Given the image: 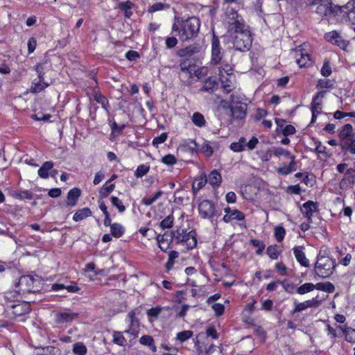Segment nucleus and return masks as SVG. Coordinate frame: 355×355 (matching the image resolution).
Masks as SVG:
<instances>
[{"label":"nucleus","mask_w":355,"mask_h":355,"mask_svg":"<svg viewBox=\"0 0 355 355\" xmlns=\"http://www.w3.org/2000/svg\"><path fill=\"white\" fill-rule=\"evenodd\" d=\"M224 52L222 51L219 38L214 33L211 40V63L218 64L223 57Z\"/></svg>","instance_id":"nucleus-9"},{"label":"nucleus","mask_w":355,"mask_h":355,"mask_svg":"<svg viewBox=\"0 0 355 355\" xmlns=\"http://www.w3.org/2000/svg\"><path fill=\"white\" fill-rule=\"evenodd\" d=\"M250 243L252 246L257 248L256 251L257 254H262L263 251L266 247L263 241L252 239L250 240Z\"/></svg>","instance_id":"nucleus-47"},{"label":"nucleus","mask_w":355,"mask_h":355,"mask_svg":"<svg viewBox=\"0 0 355 355\" xmlns=\"http://www.w3.org/2000/svg\"><path fill=\"white\" fill-rule=\"evenodd\" d=\"M93 97L94 99L98 103L101 104L102 107L107 110L109 107V102L105 96H104L99 90L98 86H94L93 88Z\"/></svg>","instance_id":"nucleus-21"},{"label":"nucleus","mask_w":355,"mask_h":355,"mask_svg":"<svg viewBox=\"0 0 355 355\" xmlns=\"http://www.w3.org/2000/svg\"><path fill=\"white\" fill-rule=\"evenodd\" d=\"M339 146L344 154L355 155V134L347 140L340 141Z\"/></svg>","instance_id":"nucleus-14"},{"label":"nucleus","mask_w":355,"mask_h":355,"mask_svg":"<svg viewBox=\"0 0 355 355\" xmlns=\"http://www.w3.org/2000/svg\"><path fill=\"white\" fill-rule=\"evenodd\" d=\"M266 253L271 259L276 260L278 259L281 251L277 245H274L268 247Z\"/></svg>","instance_id":"nucleus-43"},{"label":"nucleus","mask_w":355,"mask_h":355,"mask_svg":"<svg viewBox=\"0 0 355 355\" xmlns=\"http://www.w3.org/2000/svg\"><path fill=\"white\" fill-rule=\"evenodd\" d=\"M220 80L225 93L229 94L234 89V76H226L220 74Z\"/></svg>","instance_id":"nucleus-18"},{"label":"nucleus","mask_w":355,"mask_h":355,"mask_svg":"<svg viewBox=\"0 0 355 355\" xmlns=\"http://www.w3.org/2000/svg\"><path fill=\"white\" fill-rule=\"evenodd\" d=\"M218 83L215 78L208 77L202 82L200 91L211 94L218 89Z\"/></svg>","instance_id":"nucleus-15"},{"label":"nucleus","mask_w":355,"mask_h":355,"mask_svg":"<svg viewBox=\"0 0 355 355\" xmlns=\"http://www.w3.org/2000/svg\"><path fill=\"white\" fill-rule=\"evenodd\" d=\"M165 46L167 49H171L176 46V45L178 43V40L175 37L173 36H168L166 37L165 39Z\"/></svg>","instance_id":"nucleus-59"},{"label":"nucleus","mask_w":355,"mask_h":355,"mask_svg":"<svg viewBox=\"0 0 355 355\" xmlns=\"http://www.w3.org/2000/svg\"><path fill=\"white\" fill-rule=\"evenodd\" d=\"M345 333L344 336L345 338V340L347 342L349 343H354L355 342V329L349 327Z\"/></svg>","instance_id":"nucleus-63"},{"label":"nucleus","mask_w":355,"mask_h":355,"mask_svg":"<svg viewBox=\"0 0 355 355\" xmlns=\"http://www.w3.org/2000/svg\"><path fill=\"white\" fill-rule=\"evenodd\" d=\"M173 222H174L173 215L170 214L160 222L159 226L162 230L170 228L173 226Z\"/></svg>","instance_id":"nucleus-48"},{"label":"nucleus","mask_w":355,"mask_h":355,"mask_svg":"<svg viewBox=\"0 0 355 355\" xmlns=\"http://www.w3.org/2000/svg\"><path fill=\"white\" fill-rule=\"evenodd\" d=\"M353 128L352 125L349 123L345 124L339 132V137L340 138V141L347 140L350 138L354 134H352Z\"/></svg>","instance_id":"nucleus-30"},{"label":"nucleus","mask_w":355,"mask_h":355,"mask_svg":"<svg viewBox=\"0 0 355 355\" xmlns=\"http://www.w3.org/2000/svg\"><path fill=\"white\" fill-rule=\"evenodd\" d=\"M191 121L198 128L204 127L207 123L204 116L198 112H196L193 114L191 116Z\"/></svg>","instance_id":"nucleus-33"},{"label":"nucleus","mask_w":355,"mask_h":355,"mask_svg":"<svg viewBox=\"0 0 355 355\" xmlns=\"http://www.w3.org/2000/svg\"><path fill=\"white\" fill-rule=\"evenodd\" d=\"M336 266V262L335 259L331 258H320L315 263L314 271L320 277L324 279L334 273Z\"/></svg>","instance_id":"nucleus-5"},{"label":"nucleus","mask_w":355,"mask_h":355,"mask_svg":"<svg viewBox=\"0 0 355 355\" xmlns=\"http://www.w3.org/2000/svg\"><path fill=\"white\" fill-rule=\"evenodd\" d=\"M114 184H107V182H105L99 190V195L101 198H107L110 193L114 191Z\"/></svg>","instance_id":"nucleus-38"},{"label":"nucleus","mask_w":355,"mask_h":355,"mask_svg":"<svg viewBox=\"0 0 355 355\" xmlns=\"http://www.w3.org/2000/svg\"><path fill=\"white\" fill-rule=\"evenodd\" d=\"M139 343L143 345L148 346L153 352H155L157 349L155 345L154 339L152 336L148 335L142 336L139 338Z\"/></svg>","instance_id":"nucleus-31"},{"label":"nucleus","mask_w":355,"mask_h":355,"mask_svg":"<svg viewBox=\"0 0 355 355\" xmlns=\"http://www.w3.org/2000/svg\"><path fill=\"white\" fill-rule=\"evenodd\" d=\"M318 210V205L317 202H313L312 200H308L304 202L301 208L300 211L309 221V223H312V216L315 212Z\"/></svg>","instance_id":"nucleus-10"},{"label":"nucleus","mask_w":355,"mask_h":355,"mask_svg":"<svg viewBox=\"0 0 355 355\" xmlns=\"http://www.w3.org/2000/svg\"><path fill=\"white\" fill-rule=\"evenodd\" d=\"M110 232L112 234V236L119 238L123 236V234L125 232L124 227L118 223H112L110 227Z\"/></svg>","instance_id":"nucleus-37"},{"label":"nucleus","mask_w":355,"mask_h":355,"mask_svg":"<svg viewBox=\"0 0 355 355\" xmlns=\"http://www.w3.org/2000/svg\"><path fill=\"white\" fill-rule=\"evenodd\" d=\"M272 153L275 157H279L283 156L290 159V162L288 165L285 164L277 169V171L279 174L282 175H287L297 170L295 156L291 154L289 150L282 147H274L272 148Z\"/></svg>","instance_id":"nucleus-4"},{"label":"nucleus","mask_w":355,"mask_h":355,"mask_svg":"<svg viewBox=\"0 0 355 355\" xmlns=\"http://www.w3.org/2000/svg\"><path fill=\"white\" fill-rule=\"evenodd\" d=\"M317 88L324 89V88H333L334 84L329 79H320L318 81V84L316 85Z\"/></svg>","instance_id":"nucleus-62"},{"label":"nucleus","mask_w":355,"mask_h":355,"mask_svg":"<svg viewBox=\"0 0 355 355\" xmlns=\"http://www.w3.org/2000/svg\"><path fill=\"white\" fill-rule=\"evenodd\" d=\"M295 58L297 64L300 67H306L310 62V57L307 52L304 49H298L295 51Z\"/></svg>","instance_id":"nucleus-17"},{"label":"nucleus","mask_w":355,"mask_h":355,"mask_svg":"<svg viewBox=\"0 0 355 355\" xmlns=\"http://www.w3.org/2000/svg\"><path fill=\"white\" fill-rule=\"evenodd\" d=\"M168 138V134L166 132L162 133L159 136L156 137L153 139L152 144L157 148L159 144H163L166 141Z\"/></svg>","instance_id":"nucleus-61"},{"label":"nucleus","mask_w":355,"mask_h":355,"mask_svg":"<svg viewBox=\"0 0 355 355\" xmlns=\"http://www.w3.org/2000/svg\"><path fill=\"white\" fill-rule=\"evenodd\" d=\"M315 289L314 284L312 283H305L297 288V293L300 295H304Z\"/></svg>","instance_id":"nucleus-45"},{"label":"nucleus","mask_w":355,"mask_h":355,"mask_svg":"<svg viewBox=\"0 0 355 355\" xmlns=\"http://www.w3.org/2000/svg\"><path fill=\"white\" fill-rule=\"evenodd\" d=\"M182 146L186 150L192 154L196 153L198 150V146L195 139H185L183 141Z\"/></svg>","instance_id":"nucleus-28"},{"label":"nucleus","mask_w":355,"mask_h":355,"mask_svg":"<svg viewBox=\"0 0 355 355\" xmlns=\"http://www.w3.org/2000/svg\"><path fill=\"white\" fill-rule=\"evenodd\" d=\"M81 191L78 188H73L70 189L67 193V204L69 206L74 207L77 204V201L80 196Z\"/></svg>","instance_id":"nucleus-22"},{"label":"nucleus","mask_w":355,"mask_h":355,"mask_svg":"<svg viewBox=\"0 0 355 355\" xmlns=\"http://www.w3.org/2000/svg\"><path fill=\"white\" fill-rule=\"evenodd\" d=\"M274 234L278 242H282L286 235V230L282 226H277L275 227Z\"/></svg>","instance_id":"nucleus-52"},{"label":"nucleus","mask_w":355,"mask_h":355,"mask_svg":"<svg viewBox=\"0 0 355 355\" xmlns=\"http://www.w3.org/2000/svg\"><path fill=\"white\" fill-rule=\"evenodd\" d=\"M316 6L315 12L322 17H333L339 16L343 12V7L334 5L331 1L320 3Z\"/></svg>","instance_id":"nucleus-6"},{"label":"nucleus","mask_w":355,"mask_h":355,"mask_svg":"<svg viewBox=\"0 0 355 355\" xmlns=\"http://www.w3.org/2000/svg\"><path fill=\"white\" fill-rule=\"evenodd\" d=\"M179 256V253L177 251L172 250L168 253V259L167 262L165 263V270L166 272H169L173 267L175 263V260Z\"/></svg>","instance_id":"nucleus-35"},{"label":"nucleus","mask_w":355,"mask_h":355,"mask_svg":"<svg viewBox=\"0 0 355 355\" xmlns=\"http://www.w3.org/2000/svg\"><path fill=\"white\" fill-rule=\"evenodd\" d=\"M343 12L340 15H347L348 21L355 25V8L354 0H350L347 4L343 6Z\"/></svg>","instance_id":"nucleus-16"},{"label":"nucleus","mask_w":355,"mask_h":355,"mask_svg":"<svg viewBox=\"0 0 355 355\" xmlns=\"http://www.w3.org/2000/svg\"><path fill=\"white\" fill-rule=\"evenodd\" d=\"M50 84L45 81H40L37 79H34L32 82V85L29 91L32 94H38L45 89Z\"/></svg>","instance_id":"nucleus-23"},{"label":"nucleus","mask_w":355,"mask_h":355,"mask_svg":"<svg viewBox=\"0 0 355 355\" xmlns=\"http://www.w3.org/2000/svg\"><path fill=\"white\" fill-rule=\"evenodd\" d=\"M66 289L68 293H76L80 291V288L74 284V285H64L63 284H54L51 286V290L53 291H59Z\"/></svg>","instance_id":"nucleus-25"},{"label":"nucleus","mask_w":355,"mask_h":355,"mask_svg":"<svg viewBox=\"0 0 355 355\" xmlns=\"http://www.w3.org/2000/svg\"><path fill=\"white\" fill-rule=\"evenodd\" d=\"M226 20L229 31L235 34L233 40L234 48L239 51H246L252 46L251 32L241 15L233 8H227Z\"/></svg>","instance_id":"nucleus-1"},{"label":"nucleus","mask_w":355,"mask_h":355,"mask_svg":"<svg viewBox=\"0 0 355 355\" xmlns=\"http://www.w3.org/2000/svg\"><path fill=\"white\" fill-rule=\"evenodd\" d=\"M200 151L207 157H210L214 154V148L211 145L210 142L205 140L203 144L201 145Z\"/></svg>","instance_id":"nucleus-39"},{"label":"nucleus","mask_w":355,"mask_h":355,"mask_svg":"<svg viewBox=\"0 0 355 355\" xmlns=\"http://www.w3.org/2000/svg\"><path fill=\"white\" fill-rule=\"evenodd\" d=\"M9 307V305H8ZM12 309V314L16 317H19L27 313H29L31 311V304L28 302H18L17 304H12L10 306Z\"/></svg>","instance_id":"nucleus-11"},{"label":"nucleus","mask_w":355,"mask_h":355,"mask_svg":"<svg viewBox=\"0 0 355 355\" xmlns=\"http://www.w3.org/2000/svg\"><path fill=\"white\" fill-rule=\"evenodd\" d=\"M110 127L112 130V135L116 134L117 135H121L123 132V130L125 128L124 124L121 125H119L116 121H113L110 123Z\"/></svg>","instance_id":"nucleus-60"},{"label":"nucleus","mask_w":355,"mask_h":355,"mask_svg":"<svg viewBox=\"0 0 355 355\" xmlns=\"http://www.w3.org/2000/svg\"><path fill=\"white\" fill-rule=\"evenodd\" d=\"M165 235H166V234H158L157 236V238H156L157 241L158 245H159V248L163 252H166L167 250L169 248V243H166V246H164V244H165V241H166L164 239V236Z\"/></svg>","instance_id":"nucleus-56"},{"label":"nucleus","mask_w":355,"mask_h":355,"mask_svg":"<svg viewBox=\"0 0 355 355\" xmlns=\"http://www.w3.org/2000/svg\"><path fill=\"white\" fill-rule=\"evenodd\" d=\"M180 70L187 76L191 78L193 70L191 69L190 61L189 60H182L180 64Z\"/></svg>","instance_id":"nucleus-42"},{"label":"nucleus","mask_w":355,"mask_h":355,"mask_svg":"<svg viewBox=\"0 0 355 355\" xmlns=\"http://www.w3.org/2000/svg\"><path fill=\"white\" fill-rule=\"evenodd\" d=\"M186 231L182 228H178L176 230L172 231L171 232V239H175L178 243H180L182 241H184V236L183 235Z\"/></svg>","instance_id":"nucleus-46"},{"label":"nucleus","mask_w":355,"mask_h":355,"mask_svg":"<svg viewBox=\"0 0 355 355\" xmlns=\"http://www.w3.org/2000/svg\"><path fill=\"white\" fill-rule=\"evenodd\" d=\"M37 280L31 275H22L19 277L18 282L15 284V292L17 295L12 293H7L5 295L6 300L10 302L18 301V295H25L31 293H35L39 291L38 288L35 286Z\"/></svg>","instance_id":"nucleus-3"},{"label":"nucleus","mask_w":355,"mask_h":355,"mask_svg":"<svg viewBox=\"0 0 355 355\" xmlns=\"http://www.w3.org/2000/svg\"><path fill=\"white\" fill-rule=\"evenodd\" d=\"M281 284L286 292L288 293H297V287L293 282L284 280L281 282Z\"/></svg>","instance_id":"nucleus-49"},{"label":"nucleus","mask_w":355,"mask_h":355,"mask_svg":"<svg viewBox=\"0 0 355 355\" xmlns=\"http://www.w3.org/2000/svg\"><path fill=\"white\" fill-rule=\"evenodd\" d=\"M247 104L241 102H236L231 107L232 116L237 120L243 119L246 116Z\"/></svg>","instance_id":"nucleus-12"},{"label":"nucleus","mask_w":355,"mask_h":355,"mask_svg":"<svg viewBox=\"0 0 355 355\" xmlns=\"http://www.w3.org/2000/svg\"><path fill=\"white\" fill-rule=\"evenodd\" d=\"M324 38L327 42L338 46L343 50H346L349 44V41L343 39L340 33L336 31L326 33L324 35Z\"/></svg>","instance_id":"nucleus-8"},{"label":"nucleus","mask_w":355,"mask_h":355,"mask_svg":"<svg viewBox=\"0 0 355 355\" xmlns=\"http://www.w3.org/2000/svg\"><path fill=\"white\" fill-rule=\"evenodd\" d=\"M111 203L113 206L117 208L119 212L123 213L125 210V207L123 205L122 201L116 196H112L110 198Z\"/></svg>","instance_id":"nucleus-53"},{"label":"nucleus","mask_w":355,"mask_h":355,"mask_svg":"<svg viewBox=\"0 0 355 355\" xmlns=\"http://www.w3.org/2000/svg\"><path fill=\"white\" fill-rule=\"evenodd\" d=\"M150 167L144 164L138 166L137 168L135 171V175L137 178H142L144 175L148 173Z\"/></svg>","instance_id":"nucleus-57"},{"label":"nucleus","mask_w":355,"mask_h":355,"mask_svg":"<svg viewBox=\"0 0 355 355\" xmlns=\"http://www.w3.org/2000/svg\"><path fill=\"white\" fill-rule=\"evenodd\" d=\"M113 343L119 346H125L127 340L121 331H114L113 333Z\"/></svg>","instance_id":"nucleus-40"},{"label":"nucleus","mask_w":355,"mask_h":355,"mask_svg":"<svg viewBox=\"0 0 355 355\" xmlns=\"http://www.w3.org/2000/svg\"><path fill=\"white\" fill-rule=\"evenodd\" d=\"M15 197L19 200H31L33 198V194L28 190H23L17 191Z\"/></svg>","instance_id":"nucleus-55"},{"label":"nucleus","mask_w":355,"mask_h":355,"mask_svg":"<svg viewBox=\"0 0 355 355\" xmlns=\"http://www.w3.org/2000/svg\"><path fill=\"white\" fill-rule=\"evenodd\" d=\"M200 27V21L195 17L182 19L178 24H173L172 31L178 33L180 39L186 42L196 37Z\"/></svg>","instance_id":"nucleus-2"},{"label":"nucleus","mask_w":355,"mask_h":355,"mask_svg":"<svg viewBox=\"0 0 355 355\" xmlns=\"http://www.w3.org/2000/svg\"><path fill=\"white\" fill-rule=\"evenodd\" d=\"M129 329L125 330L124 333L130 334L135 337H137L139 333V320L129 322Z\"/></svg>","instance_id":"nucleus-44"},{"label":"nucleus","mask_w":355,"mask_h":355,"mask_svg":"<svg viewBox=\"0 0 355 355\" xmlns=\"http://www.w3.org/2000/svg\"><path fill=\"white\" fill-rule=\"evenodd\" d=\"M92 212L91 209L88 207H84L83 209L77 210L73 216V220L76 222L80 221L90 216H92Z\"/></svg>","instance_id":"nucleus-27"},{"label":"nucleus","mask_w":355,"mask_h":355,"mask_svg":"<svg viewBox=\"0 0 355 355\" xmlns=\"http://www.w3.org/2000/svg\"><path fill=\"white\" fill-rule=\"evenodd\" d=\"M79 314L74 313L70 310H67L64 312H60L57 314V321L58 322H69L76 319Z\"/></svg>","instance_id":"nucleus-20"},{"label":"nucleus","mask_w":355,"mask_h":355,"mask_svg":"<svg viewBox=\"0 0 355 355\" xmlns=\"http://www.w3.org/2000/svg\"><path fill=\"white\" fill-rule=\"evenodd\" d=\"M198 211L201 218L211 220L215 216H220L215 203L209 200H203L198 205Z\"/></svg>","instance_id":"nucleus-7"},{"label":"nucleus","mask_w":355,"mask_h":355,"mask_svg":"<svg viewBox=\"0 0 355 355\" xmlns=\"http://www.w3.org/2000/svg\"><path fill=\"white\" fill-rule=\"evenodd\" d=\"M53 166L54 164L51 161H46L44 162L37 171L38 175L43 179L48 178L49 176V172L53 169Z\"/></svg>","instance_id":"nucleus-24"},{"label":"nucleus","mask_w":355,"mask_h":355,"mask_svg":"<svg viewBox=\"0 0 355 355\" xmlns=\"http://www.w3.org/2000/svg\"><path fill=\"white\" fill-rule=\"evenodd\" d=\"M163 195L162 191H157L152 197H145L141 200V203L146 206H150L153 204L158 198Z\"/></svg>","instance_id":"nucleus-41"},{"label":"nucleus","mask_w":355,"mask_h":355,"mask_svg":"<svg viewBox=\"0 0 355 355\" xmlns=\"http://www.w3.org/2000/svg\"><path fill=\"white\" fill-rule=\"evenodd\" d=\"M218 71L219 77H220V74L225 75L226 76H234L232 73L233 68L230 64L227 63L223 64V65L219 67Z\"/></svg>","instance_id":"nucleus-50"},{"label":"nucleus","mask_w":355,"mask_h":355,"mask_svg":"<svg viewBox=\"0 0 355 355\" xmlns=\"http://www.w3.org/2000/svg\"><path fill=\"white\" fill-rule=\"evenodd\" d=\"M232 220H236L239 221L245 220V214L238 209H231L230 211Z\"/></svg>","instance_id":"nucleus-58"},{"label":"nucleus","mask_w":355,"mask_h":355,"mask_svg":"<svg viewBox=\"0 0 355 355\" xmlns=\"http://www.w3.org/2000/svg\"><path fill=\"white\" fill-rule=\"evenodd\" d=\"M207 178V182L214 187L220 186L222 182L221 175L217 170L212 171Z\"/></svg>","instance_id":"nucleus-26"},{"label":"nucleus","mask_w":355,"mask_h":355,"mask_svg":"<svg viewBox=\"0 0 355 355\" xmlns=\"http://www.w3.org/2000/svg\"><path fill=\"white\" fill-rule=\"evenodd\" d=\"M198 52L197 47L190 45L185 48L180 49L178 51L177 55L179 57L191 56Z\"/></svg>","instance_id":"nucleus-36"},{"label":"nucleus","mask_w":355,"mask_h":355,"mask_svg":"<svg viewBox=\"0 0 355 355\" xmlns=\"http://www.w3.org/2000/svg\"><path fill=\"white\" fill-rule=\"evenodd\" d=\"M314 286L315 289L325 291L329 293H331L335 291L334 285L329 282L317 283L316 284H314Z\"/></svg>","instance_id":"nucleus-34"},{"label":"nucleus","mask_w":355,"mask_h":355,"mask_svg":"<svg viewBox=\"0 0 355 355\" xmlns=\"http://www.w3.org/2000/svg\"><path fill=\"white\" fill-rule=\"evenodd\" d=\"M303 246H295L293 248V254L296 260L303 266L308 267L309 261L306 259L305 253L303 251Z\"/></svg>","instance_id":"nucleus-19"},{"label":"nucleus","mask_w":355,"mask_h":355,"mask_svg":"<svg viewBox=\"0 0 355 355\" xmlns=\"http://www.w3.org/2000/svg\"><path fill=\"white\" fill-rule=\"evenodd\" d=\"M331 67L329 62L328 61H325L320 70L321 74L324 77H328L331 74Z\"/></svg>","instance_id":"nucleus-64"},{"label":"nucleus","mask_w":355,"mask_h":355,"mask_svg":"<svg viewBox=\"0 0 355 355\" xmlns=\"http://www.w3.org/2000/svg\"><path fill=\"white\" fill-rule=\"evenodd\" d=\"M327 94V91L322 90L318 92L313 98L312 102L311 103V112H315L316 114H320L322 112V99L324 98Z\"/></svg>","instance_id":"nucleus-13"},{"label":"nucleus","mask_w":355,"mask_h":355,"mask_svg":"<svg viewBox=\"0 0 355 355\" xmlns=\"http://www.w3.org/2000/svg\"><path fill=\"white\" fill-rule=\"evenodd\" d=\"M193 336V331L190 330H185L177 334L176 339L181 343H183L189 339Z\"/></svg>","instance_id":"nucleus-54"},{"label":"nucleus","mask_w":355,"mask_h":355,"mask_svg":"<svg viewBox=\"0 0 355 355\" xmlns=\"http://www.w3.org/2000/svg\"><path fill=\"white\" fill-rule=\"evenodd\" d=\"M73 352L77 355H85L87 347L83 343H76L73 346Z\"/></svg>","instance_id":"nucleus-51"},{"label":"nucleus","mask_w":355,"mask_h":355,"mask_svg":"<svg viewBox=\"0 0 355 355\" xmlns=\"http://www.w3.org/2000/svg\"><path fill=\"white\" fill-rule=\"evenodd\" d=\"M187 246V250H193L197 245V234L195 230H191L189 232V238H187V242L184 244Z\"/></svg>","instance_id":"nucleus-32"},{"label":"nucleus","mask_w":355,"mask_h":355,"mask_svg":"<svg viewBox=\"0 0 355 355\" xmlns=\"http://www.w3.org/2000/svg\"><path fill=\"white\" fill-rule=\"evenodd\" d=\"M207 182V178L205 175H201L200 178L196 179L195 182L192 184V191L195 194L201 189H202L206 183Z\"/></svg>","instance_id":"nucleus-29"}]
</instances>
